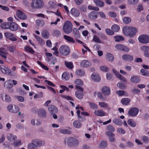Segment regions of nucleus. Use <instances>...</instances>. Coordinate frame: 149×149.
<instances>
[{"instance_id":"f257e3e1","label":"nucleus","mask_w":149,"mask_h":149,"mask_svg":"<svg viewBox=\"0 0 149 149\" xmlns=\"http://www.w3.org/2000/svg\"><path fill=\"white\" fill-rule=\"evenodd\" d=\"M44 3L42 0H33L31 6L34 8H40L43 7Z\"/></svg>"},{"instance_id":"f03ea898","label":"nucleus","mask_w":149,"mask_h":149,"mask_svg":"<svg viewBox=\"0 0 149 149\" xmlns=\"http://www.w3.org/2000/svg\"><path fill=\"white\" fill-rule=\"evenodd\" d=\"M63 29L65 33H70L72 30V24L69 21L66 22L63 25Z\"/></svg>"},{"instance_id":"7ed1b4c3","label":"nucleus","mask_w":149,"mask_h":149,"mask_svg":"<svg viewBox=\"0 0 149 149\" xmlns=\"http://www.w3.org/2000/svg\"><path fill=\"white\" fill-rule=\"evenodd\" d=\"M60 53L64 56H67L69 54L70 50L69 47L66 45H63L59 49Z\"/></svg>"},{"instance_id":"20e7f679","label":"nucleus","mask_w":149,"mask_h":149,"mask_svg":"<svg viewBox=\"0 0 149 149\" xmlns=\"http://www.w3.org/2000/svg\"><path fill=\"white\" fill-rule=\"evenodd\" d=\"M138 39L140 43L144 44L149 43V36L148 35L143 34L140 35Z\"/></svg>"},{"instance_id":"39448f33","label":"nucleus","mask_w":149,"mask_h":149,"mask_svg":"<svg viewBox=\"0 0 149 149\" xmlns=\"http://www.w3.org/2000/svg\"><path fill=\"white\" fill-rule=\"evenodd\" d=\"M76 88L78 90L76 92V97L79 99H81L83 98V94L84 89L80 86L76 85Z\"/></svg>"},{"instance_id":"423d86ee","label":"nucleus","mask_w":149,"mask_h":149,"mask_svg":"<svg viewBox=\"0 0 149 149\" xmlns=\"http://www.w3.org/2000/svg\"><path fill=\"white\" fill-rule=\"evenodd\" d=\"M67 143L68 145H71L72 144L75 146H77L79 145V142L78 140L76 139L70 137L69 138L67 139ZM67 140L66 139L64 140L65 143H66V141Z\"/></svg>"},{"instance_id":"0eeeda50","label":"nucleus","mask_w":149,"mask_h":149,"mask_svg":"<svg viewBox=\"0 0 149 149\" xmlns=\"http://www.w3.org/2000/svg\"><path fill=\"white\" fill-rule=\"evenodd\" d=\"M139 111L138 108L135 107L131 108L128 111V115L132 117L136 116Z\"/></svg>"},{"instance_id":"6e6552de","label":"nucleus","mask_w":149,"mask_h":149,"mask_svg":"<svg viewBox=\"0 0 149 149\" xmlns=\"http://www.w3.org/2000/svg\"><path fill=\"white\" fill-rule=\"evenodd\" d=\"M33 145L36 147H40L44 145L45 143V141L38 139H34L32 141Z\"/></svg>"},{"instance_id":"1a4fd4ad","label":"nucleus","mask_w":149,"mask_h":149,"mask_svg":"<svg viewBox=\"0 0 149 149\" xmlns=\"http://www.w3.org/2000/svg\"><path fill=\"white\" fill-rule=\"evenodd\" d=\"M4 36L10 40L14 41L17 40L15 36L14 35L11 33L6 32L4 33Z\"/></svg>"},{"instance_id":"9d476101","label":"nucleus","mask_w":149,"mask_h":149,"mask_svg":"<svg viewBox=\"0 0 149 149\" xmlns=\"http://www.w3.org/2000/svg\"><path fill=\"white\" fill-rule=\"evenodd\" d=\"M16 14L17 17L21 19L25 20L27 18L26 15L22 11L18 10Z\"/></svg>"},{"instance_id":"9b49d317","label":"nucleus","mask_w":149,"mask_h":149,"mask_svg":"<svg viewBox=\"0 0 149 149\" xmlns=\"http://www.w3.org/2000/svg\"><path fill=\"white\" fill-rule=\"evenodd\" d=\"M0 70L3 73L6 74H11V71L9 68L5 67L3 65L0 66Z\"/></svg>"},{"instance_id":"f8f14e48","label":"nucleus","mask_w":149,"mask_h":149,"mask_svg":"<svg viewBox=\"0 0 149 149\" xmlns=\"http://www.w3.org/2000/svg\"><path fill=\"white\" fill-rule=\"evenodd\" d=\"M91 62L88 60H83L80 63L81 66L84 68L88 67L91 66Z\"/></svg>"},{"instance_id":"ddd939ff","label":"nucleus","mask_w":149,"mask_h":149,"mask_svg":"<svg viewBox=\"0 0 149 149\" xmlns=\"http://www.w3.org/2000/svg\"><path fill=\"white\" fill-rule=\"evenodd\" d=\"M122 59L125 61L131 62L133 60V57L132 55L124 54L122 56Z\"/></svg>"},{"instance_id":"4468645a","label":"nucleus","mask_w":149,"mask_h":149,"mask_svg":"<svg viewBox=\"0 0 149 149\" xmlns=\"http://www.w3.org/2000/svg\"><path fill=\"white\" fill-rule=\"evenodd\" d=\"M106 114V113L102 109H96L94 112V114L97 116H104Z\"/></svg>"},{"instance_id":"2eb2a0df","label":"nucleus","mask_w":149,"mask_h":149,"mask_svg":"<svg viewBox=\"0 0 149 149\" xmlns=\"http://www.w3.org/2000/svg\"><path fill=\"white\" fill-rule=\"evenodd\" d=\"M137 29L135 27L130 26V32L129 36L132 37L134 36L138 32Z\"/></svg>"},{"instance_id":"dca6fc26","label":"nucleus","mask_w":149,"mask_h":149,"mask_svg":"<svg viewBox=\"0 0 149 149\" xmlns=\"http://www.w3.org/2000/svg\"><path fill=\"white\" fill-rule=\"evenodd\" d=\"M106 134L109 136V139L110 141L112 142L115 141V134L109 131H107L106 132Z\"/></svg>"},{"instance_id":"f3484780","label":"nucleus","mask_w":149,"mask_h":149,"mask_svg":"<svg viewBox=\"0 0 149 149\" xmlns=\"http://www.w3.org/2000/svg\"><path fill=\"white\" fill-rule=\"evenodd\" d=\"M48 110L51 114L56 113L58 111L57 108L54 105H49L48 107Z\"/></svg>"},{"instance_id":"a211bd4d","label":"nucleus","mask_w":149,"mask_h":149,"mask_svg":"<svg viewBox=\"0 0 149 149\" xmlns=\"http://www.w3.org/2000/svg\"><path fill=\"white\" fill-rule=\"evenodd\" d=\"M18 29V25L14 22H10V30L12 31H16Z\"/></svg>"},{"instance_id":"6ab92c4d","label":"nucleus","mask_w":149,"mask_h":149,"mask_svg":"<svg viewBox=\"0 0 149 149\" xmlns=\"http://www.w3.org/2000/svg\"><path fill=\"white\" fill-rule=\"evenodd\" d=\"M102 93L106 95H108L110 93V88L107 86L103 87L102 90Z\"/></svg>"},{"instance_id":"aec40b11","label":"nucleus","mask_w":149,"mask_h":149,"mask_svg":"<svg viewBox=\"0 0 149 149\" xmlns=\"http://www.w3.org/2000/svg\"><path fill=\"white\" fill-rule=\"evenodd\" d=\"M92 79L95 81H100V77L99 74L95 73H93L91 75Z\"/></svg>"},{"instance_id":"412c9836","label":"nucleus","mask_w":149,"mask_h":149,"mask_svg":"<svg viewBox=\"0 0 149 149\" xmlns=\"http://www.w3.org/2000/svg\"><path fill=\"white\" fill-rule=\"evenodd\" d=\"M70 12L71 14L75 17H78L80 15L79 10L75 8H72L70 11Z\"/></svg>"},{"instance_id":"4be33fe9","label":"nucleus","mask_w":149,"mask_h":149,"mask_svg":"<svg viewBox=\"0 0 149 149\" xmlns=\"http://www.w3.org/2000/svg\"><path fill=\"white\" fill-rule=\"evenodd\" d=\"M1 97L3 101L6 102H10L11 101V99L9 95L4 93L1 94Z\"/></svg>"},{"instance_id":"5701e85b","label":"nucleus","mask_w":149,"mask_h":149,"mask_svg":"<svg viewBox=\"0 0 149 149\" xmlns=\"http://www.w3.org/2000/svg\"><path fill=\"white\" fill-rule=\"evenodd\" d=\"M131 81L133 83H138L140 81V77L136 76H132L130 79Z\"/></svg>"},{"instance_id":"b1692460","label":"nucleus","mask_w":149,"mask_h":149,"mask_svg":"<svg viewBox=\"0 0 149 149\" xmlns=\"http://www.w3.org/2000/svg\"><path fill=\"white\" fill-rule=\"evenodd\" d=\"M16 110H13V106L12 104H10L7 107L8 110L10 112L13 113H15L17 112L19 110V108L18 107H16Z\"/></svg>"},{"instance_id":"393cba45","label":"nucleus","mask_w":149,"mask_h":149,"mask_svg":"<svg viewBox=\"0 0 149 149\" xmlns=\"http://www.w3.org/2000/svg\"><path fill=\"white\" fill-rule=\"evenodd\" d=\"M130 101V99L128 98H123L121 100V103L124 105H128Z\"/></svg>"},{"instance_id":"a878e982","label":"nucleus","mask_w":149,"mask_h":149,"mask_svg":"<svg viewBox=\"0 0 149 149\" xmlns=\"http://www.w3.org/2000/svg\"><path fill=\"white\" fill-rule=\"evenodd\" d=\"M7 138L8 140L10 141H13L17 139V136L11 134H8L7 136Z\"/></svg>"},{"instance_id":"bb28decb","label":"nucleus","mask_w":149,"mask_h":149,"mask_svg":"<svg viewBox=\"0 0 149 149\" xmlns=\"http://www.w3.org/2000/svg\"><path fill=\"white\" fill-rule=\"evenodd\" d=\"M4 86L6 88H11L13 86L12 81L11 80H8L4 82Z\"/></svg>"},{"instance_id":"cd10ccee","label":"nucleus","mask_w":149,"mask_h":149,"mask_svg":"<svg viewBox=\"0 0 149 149\" xmlns=\"http://www.w3.org/2000/svg\"><path fill=\"white\" fill-rule=\"evenodd\" d=\"M5 49L2 47L0 48V55L4 59L7 58L6 55L8 54V53L5 51Z\"/></svg>"},{"instance_id":"c85d7f7f","label":"nucleus","mask_w":149,"mask_h":149,"mask_svg":"<svg viewBox=\"0 0 149 149\" xmlns=\"http://www.w3.org/2000/svg\"><path fill=\"white\" fill-rule=\"evenodd\" d=\"M98 15L97 12L93 11L91 12L89 15L88 17L90 19H95L97 18Z\"/></svg>"},{"instance_id":"c756f323","label":"nucleus","mask_w":149,"mask_h":149,"mask_svg":"<svg viewBox=\"0 0 149 149\" xmlns=\"http://www.w3.org/2000/svg\"><path fill=\"white\" fill-rule=\"evenodd\" d=\"M41 121L39 119H32L31 120V124L33 125H39L41 124Z\"/></svg>"},{"instance_id":"7c9ffc66","label":"nucleus","mask_w":149,"mask_h":149,"mask_svg":"<svg viewBox=\"0 0 149 149\" xmlns=\"http://www.w3.org/2000/svg\"><path fill=\"white\" fill-rule=\"evenodd\" d=\"M130 29V26H125L123 28V32L125 35L129 36Z\"/></svg>"},{"instance_id":"2f4dec72","label":"nucleus","mask_w":149,"mask_h":149,"mask_svg":"<svg viewBox=\"0 0 149 149\" xmlns=\"http://www.w3.org/2000/svg\"><path fill=\"white\" fill-rule=\"evenodd\" d=\"M94 3L96 5L99 7H102L104 6V3L100 0H93Z\"/></svg>"},{"instance_id":"473e14b6","label":"nucleus","mask_w":149,"mask_h":149,"mask_svg":"<svg viewBox=\"0 0 149 149\" xmlns=\"http://www.w3.org/2000/svg\"><path fill=\"white\" fill-rule=\"evenodd\" d=\"M39 114L43 117H46L47 116V113L45 110L43 108L40 109L38 111Z\"/></svg>"},{"instance_id":"72a5a7b5","label":"nucleus","mask_w":149,"mask_h":149,"mask_svg":"<svg viewBox=\"0 0 149 149\" xmlns=\"http://www.w3.org/2000/svg\"><path fill=\"white\" fill-rule=\"evenodd\" d=\"M10 22L3 23L1 25V27L4 29H10Z\"/></svg>"},{"instance_id":"f704fd0d","label":"nucleus","mask_w":149,"mask_h":149,"mask_svg":"<svg viewBox=\"0 0 149 149\" xmlns=\"http://www.w3.org/2000/svg\"><path fill=\"white\" fill-rule=\"evenodd\" d=\"M75 74L77 76L81 77L84 74L85 72L83 70L79 69L76 70Z\"/></svg>"},{"instance_id":"c9c22d12","label":"nucleus","mask_w":149,"mask_h":149,"mask_svg":"<svg viewBox=\"0 0 149 149\" xmlns=\"http://www.w3.org/2000/svg\"><path fill=\"white\" fill-rule=\"evenodd\" d=\"M106 58L109 61H112L114 59L113 56L110 53H107L106 55Z\"/></svg>"},{"instance_id":"e433bc0d","label":"nucleus","mask_w":149,"mask_h":149,"mask_svg":"<svg viewBox=\"0 0 149 149\" xmlns=\"http://www.w3.org/2000/svg\"><path fill=\"white\" fill-rule=\"evenodd\" d=\"M64 38L65 40L68 42L74 43L75 42V41L73 39L69 36L64 35Z\"/></svg>"},{"instance_id":"4c0bfd02","label":"nucleus","mask_w":149,"mask_h":149,"mask_svg":"<svg viewBox=\"0 0 149 149\" xmlns=\"http://www.w3.org/2000/svg\"><path fill=\"white\" fill-rule=\"evenodd\" d=\"M140 73L141 75L146 76L149 77V71L142 69L140 70Z\"/></svg>"},{"instance_id":"58836bf2","label":"nucleus","mask_w":149,"mask_h":149,"mask_svg":"<svg viewBox=\"0 0 149 149\" xmlns=\"http://www.w3.org/2000/svg\"><path fill=\"white\" fill-rule=\"evenodd\" d=\"M34 36L40 45H43L45 44V42L39 37L35 34H34Z\"/></svg>"},{"instance_id":"ea45409f","label":"nucleus","mask_w":149,"mask_h":149,"mask_svg":"<svg viewBox=\"0 0 149 149\" xmlns=\"http://www.w3.org/2000/svg\"><path fill=\"white\" fill-rule=\"evenodd\" d=\"M113 121L114 123L118 125H121L123 124L122 121L120 119L115 118L113 120Z\"/></svg>"},{"instance_id":"a19ab883","label":"nucleus","mask_w":149,"mask_h":149,"mask_svg":"<svg viewBox=\"0 0 149 149\" xmlns=\"http://www.w3.org/2000/svg\"><path fill=\"white\" fill-rule=\"evenodd\" d=\"M111 29L113 31L117 32L120 29V27L117 24H114L112 26Z\"/></svg>"},{"instance_id":"79ce46f5","label":"nucleus","mask_w":149,"mask_h":149,"mask_svg":"<svg viewBox=\"0 0 149 149\" xmlns=\"http://www.w3.org/2000/svg\"><path fill=\"white\" fill-rule=\"evenodd\" d=\"M36 23L38 25L40 26H43L45 24L44 20L40 19L36 20Z\"/></svg>"},{"instance_id":"37998d69","label":"nucleus","mask_w":149,"mask_h":149,"mask_svg":"<svg viewBox=\"0 0 149 149\" xmlns=\"http://www.w3.org/2000/svg\"><path fill=\"white\" fill-rule=\"evenodd\" d=\"M62 79L64 80H67L69 79L70 75L67 72H64L62 75Z\"/></svg>"},{"instance_id":"c03bdc74","label":"nucleus","mask_w":149,"mask_h":149,"mask_svg":"<svg viewBox=\"0 0 149 149\" xmlns=\"http://www.w3.org/2000/svg\"><path fill=\"white\" fill-rule=\"evenodd\" d=\"M73 125L75 127L79 128L81 126L82 124L78 120H76L74 121Z\"/></svg>"},{"instance_id":"a18cd8bd","label":"nucleus","mask_w":149,"mask_h":149,"mask_svg":"<svg viewBox=\"0 0 149 149\" xmlns=\"http://www.w3.org/2000/svg\"><path fill=\"white\" fill-rule=\"evenodd\" d=\"M8 50L10 52H14L16 49V47L12 45H9L7 47Z\"/></svg>"},{"instance_id":"49530a36","label":"nucleus","mask_w":149,"mask_h":149,"mask_svg":"<svg viewBox=\"0 0 149 149\" xmlns=\"http://www.w3.org/2000/svg\"><path fill=\"white\" fill-rule=\"evenodd\" d=\"M114 39L116 42H119L120 41H123L124 40V38L122 36H117L114 37Z\"/></svg>"},{"instance_id":"de8ad7c7","label":"nucleus","mask_w":149,"mask_h":149,"mask_svg":"<svg viewBox=\"0 0 149 149\" xmlns=\"http://www.w3.org/2000/svg\"><path fill=\"white\" fill-rule=\"evenodd\" d=\"M99 105L100 107L102 108H108L109 107V104L104 102H99Z\"/></svg>"},{"instance_id":"09e8293b","label":"nucleus","mask_w":149,"mask_h":149,"mask_svg":"<svg viewBox=\"0 0 149 149\" xmlns=\"http://www.w3.org/2000/svg\"><path fill=\"white\" fill-rule=\"evenodd\" d=\"M59 132L63 134H70L72 133L71 131L66 129H63L60 130Z\"/></svg>"},{"instance_id":"8fccbe9b","label":"nucleus","mask_w":149,"mask_h":149,"mask_svg":"<svg viewBox=\"0 0 149 149\" xmlns=\"http://www.w3.org/2000/svg\"><path fill=\"white\" fill-rule=\"evenodd\" d=\"M128 124L132 127H135L136 126V123L132 119H129L127 121Z\"/></svg>"},{"instance_id":"3c124183","label":"nucleus","mask_w":149,"mask_h":149,"mask_svg":"<svg viewBox=\"0 0 149 149\" xmlns=\"http://www.w3.org/2000/svg\"><path fill=\"white\" fill-rule=\"evenodd\" d=\"M65 64L66 67L70 69H72L73 68V63L71 62L65 61Z\"/></svg>"},{"instance_id":"603ef678","label":"nucleus","mask_w":149,"mask_h":149,"mask_svg":"<svg viewBox=\"0 0 149 149\" xmlns=\"http://www.w3.org/2000/svg\"><path fill=\"white\" fill-rule=\"evenodd\" d=\"M42 36L45 38H48L49 37V33L46 31H43L42 33Z\"/></svg>"},{"instance_id":"864d4df0","label":"nucleus","mask_w":149,"mask_h":149,"mask_svg":"<svg viewBox=\"0 0 149 149\" xmlns=\"http://www.w3.org/2000/svg\"><path fill=\"white\" fill-rule=\"evenodd\" d=\"M117 86L120 89L123 90L126 87L125 85L121 82H119L118 83Z\"/></svg>"},{"instance_id":"5fc2aeb1","label":"nucleus","mask_w":149,"mask_h":149,"mask_svg":"<svg viewBox=\"0 0 149 149\" xmlns=\"http://www.w3.org/2000/svg\"><path fill=\"white\" fill-rule=\"evenodd\" d=\"M100 68L101 71L105 72L108 71L109 70V68L106 66L104 65H102L100 66Z\"/></svg>"},{"instance_id":"6e6d98bb","label":"nucleus","mask_w":149,"mask_h":149,"mask_svg":"<svg viewBox=\"0 0 149 149\" xmlns=\"http://www.w3.org/2000/svg\"><path fill=\"white\" fill-rule=\"evenodd\" d=\"M123 21L125 23L127 24L131 22V19L130 17H125L123 18Z\"/></svg>"},{"instance_id":"4d7b16f0","label":"nucleus","mask_w":149,"mask_h":149,"mask_svg":"<svg viewBox=\"0 0 149 149\" xmlns=\"http://www.w3.org/2000/svg\"><path fill=\"white\" fill-rule=\"evenodd\" d=\"M107 142L104 141H102L100 142V147L102 148H104L107 147Z\"/></svg>"},{"instance_id":"13d9d810","label":"nucleus","mask_w":149,"mask_h":149,"mask_svg":"<svg viewBox=\"0 0 149 149\" xmlns=\"http://www.w3.org/2000/svg\"><path fill=\"white\" fill-rule=\"evenodd\" d=\"M88 103L91 109H94L97 108V106L95 103L91 102H89Z\"/></svg>"},{"instance_id":"bf43d9fd","label":"nucleus","mask_w":149,"mask_h":149,"mask_svg":"<svg viewBox=\"0 0 149 149\" xmlns=\"http://www.w3.org/2000/svg\"><path fill=\"white\" fill-rule=\"evenodd\" d=\"M107 130L110 132H114L115 129L114 127L111 125H109L107 127Z\"/></svg>"},{"instance_id":"052dcab7","label":"nucleus","mask_w":149,"mask_h":149,"mask_svg":"<svg viewBox=\"0 0 149 149\" xmlns=\"http://www.w3.org/2000/svg\"><path fill=\"white\" fill-rule=\"evenodd\" d=\"M117 77L125 82H127V80L123 76L120 74H118L117 75Z\"/></svg>"},{"instance_id":"680f3d73","label":"nucleus","mask_w":149,"mask_h":149,"mask_svg":"<svg viewBox=\"0 0 149 149\" xmlns=\"http://www.w3.org/2000/svg\"><path fill=\"white\" fill-rule=\"evenodd\" d=\"M105 31L106 33L109 35L111 36L114 34L113 31L109 29H105Z\"/></svg>"},{"instance_id":"e2e57ef3","label":"nucleus","mask_w":149,"mask_h":149,"mask_svg":"<svg viewBox=\"0 0 149 149\" xmlns=\"http://www.w3.org/2000/svg\"><path fill=\"white\" fill-rule=\"evenodd\" d=\"M75 83L76 85H82L83 84V81L79 79H77L75 81Z\"/></svg>"},{"instance_id":"0e129e2a","label":"nucleus","mask_w":149,"mask_h":149,"mask_svg":"<svg viewBox=\"0 0 149 149\" xmlns=\"http://www.w3.org/2000/svg\"><path fill=\"white\" fill-rule=\"evenodd\" d=\"M93 40L94 41L96 42L101 43V40L96 35L94 36Z\"/></svg>"},{"instance_id":"69168bd1","label":"nucleus","mask_w":149,"mask_h":149,"mask_svg":"<svg viewBox=\"0 0 149 149\" xmlns=\"http://www.w3.org/2000/svg\"><path fill=\"white\" fill-rule=\"evenodd\" d=\"M139 0H128V3L130 4L135 5L137 4Z\"/></svg>"},{"instance_id":"338daca9","label":"nucleus","mask_w":149,"mask_h":149,"mask_svg":"<svg viewBox=\"0 0 149 149\" xmlns=\"http://www.w3.org/2000/svg\"><path fill=\"white\" fill-rule=\"evenodd\" d=\"M21 143V140H17L14 141L13 143V145L15 147L18 146L20 145Z\"/></svg>"},{"instance_id":"774afa93","label":"nucleus","mask_w":149,"mask_h":149,"mask_svg":"<svg viewBox=\"0 0 149 149\" xmlns=\"http://www.w3.org/2000/svg\"><path fill=\"white\" fill-rule=\"evenodd\" d=\"M88 8L90 10H93L95 11H98L99 10V8L97 7H94L91 6H89Z\"/></svg>"}]
</instances>
